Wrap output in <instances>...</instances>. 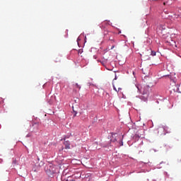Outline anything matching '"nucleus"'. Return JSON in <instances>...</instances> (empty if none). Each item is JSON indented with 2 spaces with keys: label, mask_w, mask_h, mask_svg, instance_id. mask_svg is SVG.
<instances>
[{
  "label": "nucleus",
  "mask_w": 181,
  "mask_h": 181,
  "mask_svg": "<svg viewBox=\"0 0 181 181\" xmlns=\"http://www.w3.org/2000/svg\"><path fill=\"white\" fill-rule=\"evenodd\" d=\"M55 62L57 63V62H60V59H59V60H56Z\"/></svg>",
  "instance_id": "12"
},
{
  "label": "nucleus",
  "mask_w": 181,
  "mask_h": 181,
  "mask_svg": "<svg viewBox=\"0 0 181 181\" xmlns=\"http://www.w3.org/2000/svg\"><path fill=\"white\" fill-rule=\"evenodd\" d=\"M151 56H156V52L151 51Z\"/></svg>",
  "instance_id": "5"
},
{
  "label": "nucleus",
  "mask_w": 181,
  "mask_h": 181,
  "mask_svg": "<svg viewBox=\"0 0 181 181\" xmlns=\"http://www.w3.org/2000/svg\"><path fill=\"white\" fill-rule=\"evenodd\" d=\"M73 88H74V90H76V88L78 90H80L81 88V86H80V85H78V83H74Z\"/></svg>",
  "instance_id": "3"
},
{
  "label": "nucleus",
  "mask_w": 181,
  "mask_h": 181,
  "mask_svg": "<svg viewBox=\"0 0 181 181\" xmlns=\"http://www.w3.org/2000/svg\"><path fill=\"white\" fill-rule=\"evenodd\" d=\"M76 115H77V112H75L74 117H76Z\"/></svg>",
  "instance_id": "10"
},
{
  "label": "nucleus",
  "mask_w": 181,
  "mask_h": 181,
  "mask_svg": "<svg viewBox=\"0 0 181 181\" xmlns=\"http://www.w3.org/2000/svg\"><path fill=\"white\" fill-rule=\"evenodd\" d=\"M142 71H143L144 74H148V72L144 71V69H142Z\"/></svg>",
  "instance_id": "7"
},
{
  "label": "nucleus",
  "mask_w": 181,
  "mask_h": 181,
  "mask_svg": "<svg viewBox=\"0 0 181 181\" xmlns=\"http://www.w3.org/2000/svg\"><path fill=\"white\" fill-rule=\"evenodd\" d=\"M93 57H94V59H97V57H95V56H94Z\"/></svg>",
  "instance_id": "13"
},
{
  "label": "nucleus",
  "mask_w": 181,
  "mask_h": 181,
  "mask_svg": "<svg viewBox=\"0 0 181 181\" xmlns=\"http://www.w3.org/2000/svg\"><path fill=\"white\" fill-rule=\"evenodd\" d=\"M110 144H117V138L115 136H112V139H110Z\"/></svg>",
  "instance_id": "4"
},
{
  "label": "nucleus",
  "mask_w": 181,
  "mask_h": 181,
  "mask_svg": "<svg viewBox=\"0 0 181 181\" xmlns=\"http://www.w3.org/2000/svg\"><path fill=\"white\" fill-rule=\"evenodd\" d=\"M114 90H115L117 91V93H118V91H119V90H122L121 88H118V90H117V88H115V86H113Z\"/></svg>",
  "instance_id": "6"
},
{
  "label": "nucleus",
  "mask_w": 181,
  "mask_h": 181,
  "mask_svg": "<svg viewBox=\"0 0 181 181\" xmlns=\"http://www.w3.org/2000/svg\"><path fill=\"white\" fill-rule=\"evenodd\" d=\"M122 145H124V144H123L122 141H121L120 146H122Z\"/></svg>",
  "instance_id": "9"
},
{
  "label": "nucleus",
  "mask_w": 181,
  "mask_h": 181,
  "mask_svg": "<svg viewBox=\"0 0 181 181\" xmlns=\"http://www.w3.org/2000/svg\"><path fill=\"white\" fill-rule=\"evenodd\" d=\"M64 145L65 146V149H70V141H64Z\"/></svg>",
  "instance_id": "2"
},
{
  "label": "nucleus",
  "mask_w": 181,
  "mask_h": 181,
  "mask_svg": "<svg viewBox=\"0 0 181 181\" xmlns=\"http://www.w3.org/2000/svg\"><path fill=\"white\" fill-rule=\"evenodd\" d=\"M114 47H115V45L112 46V47H111V50H112V49H114Z\"/></svg>",
  "instance_id": "8"
},
{
  "label": "nucleus",
  "mask_w": 181,
  "mask_h": 181,
  "mask_svg": "<svg viewBox=\"0 0 181 181\" xmlns=\"http://www.w3.org/2000/svg\"><path fill=\"white\" fill-rule=\"evenodd\" d=\"M153 86V85H151V86H149V85H146L141 86V88L138 86L137 88L143 95H146V97H148V95H149V93H151V87Z\"/></svg>",
  "instance_id": "1"
},
{
  "label": "nucleus",
  "mask_w": 181,
  "mask_h": 181,
  "mask_svg": "<svg viewBox=\"0 0 181 181\" xmlns=\"http://www.w3.org/2000/svg\"><path fill=\"white\" fill-rule=\"evenodd\" d=\"M78 53H81V49H79Z\"/></svg>",
  "instance_id": "11"
}]
</instances>
